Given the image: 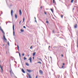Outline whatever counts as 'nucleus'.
Segmentation results:
<instances>
[{"label":"nucleus","mask_w":78,"mask_h":78,"mask_svg":"<svg viewBox=\"0 0 78 78\" xmlns=\"http://www.w3.org/2000/svg\"><path fill=\"white\" fill-rule=\"evenodd\" d=\"M0 68L2 70V73L3 72V66H1V65L0 64Z\"/></svg>","instance_id":"39448f33"},{"label":"nucleus","mask_w":78,"mask_h":78,"mask_svg":"<svg viewBox=\"0 0 78 78\" xmlns=\"http://www.w3.org/2000/svg\"><path fill=\"white\" fill-rule=\"evenodd\" d=\"M50 47V46H48V48H49Z\"/></svg>","instance_id":"4c0bfd02"},{"label":"nucleus","mask_w":78,"mask_h":78,"mask_svg":"<svg viewBox=\"0 0 78 78\" xmlns=\"http://www.w3.org/2000/svg\"><path fill=\"white\" fill-rule=\"evenodd\" d=\"M38 76H36V78H37V77H38Z\"/></svg>","instance_id":"f704fd0d"},{"label":"nucleus","mask_w":78,"mask_h":78,"mask_svg":"<svg viewBox=\"0 0 78 78\" xmlns=\"http://www.w3.org/2000/svg\"><path fill=\"white\" fill-rule=\"evenodd\" d=\"M36 52H34V53H33V56H34L36 55Z\"/></svg>","instance_id":"f8f14e48"},{"label":"nucleus","mask_w":78,"mask_h":78,"mask_svg":"<svg viewBox=\"0 0 78 78\" xmlns=\"http://www.w3.org/2000/svg\"><path fill=\"white\" fill-rule=\"evenodd\" d=\"M27 59V58H25V57H24V60H26Z\"/></svg>","instance_id":"f3484780"},{"label":"nucleus","mask_w":78,"mask_h":78,"mask_svg":"<svg viewBox=\"0 0 78 78\" xmlns=\"http://www.w3.org/2000/svg\"><path fill=\"white\" fill-rule=\"evenodd\" d=\"M6 46H7V45H6V46H5V48H6Z\"/></svg>","instance_id":"de8ad7c7"},{"label":"nucleus","mask_w":78,"mask_h":78,"mask_svg":"<svg viewBox=\"0 0 78 78\" xmlns=\"http://www.w3.org/2000/svg\"><path fill=\"white\" fill-rule=\"evenodd\" d=\"M42 6H41V9H42Z\"/></svg>","instance_id":"ea45409f"},{"label":"nucleus","mask_w":78,"mask_h":78,"mask_svg":"<svg viewBox=\"0 0 78 78\" xmlns=\"http://www.w3.org/2000/svg\"><path fill=\"white\" fill-rule=\"evenodd\" d=\"M62 56L63 57V55L62 54Z\"/></svg>","instance_id":"79ce46f5"},{"label":"nucleus","mask_w":78,"mask_h":78,"mask_svg":"<svg viewBox=\"0 0 78 78\" xmlns=\"http://www.w3.org/2000/svg\"><path fill=\"white\" fill-rule=\"evenodd\" d=\"M37 63H40L41 64H42L41 62H37Z\"/></svg>","instance_id":"6ab92c4d"},{"label":"nucleus","mask_w":78,"mask_h":78,"mask_svg":"<svg viewBox=\"0 0 78 78\" xmlns=\"http://www.w3.org/2000/svg\"><path fill=\"white\" fill-rule=\"evenodd\" d=\"M13 10H11V15L12 16V17H13Z\"/></svg>","instance_id":"7ed1b4c3"},{"label":"nucleus","mask_w":78,"mask_h":78,"mask_svg":"<svg viewBox=\"0 0 78 78\" xmlns=\"http://www.w3.org/2000/svg\"><path fill=\"white\" fill-rule=\"evenodd\" d=\"M74 7H75V6H74Z\"/></svg>","instance_id":"0e129e2a"},{"label":"nucleus","mask_w":78,"mask_h":78,"mask_svg":"<svg viewBox=\"0 0 78 78\" xmlns=\"http://www.w3.org/2000/svg\"><path fill=\"white\" fill-rule=\"evenodd\" d=\"M38 59H39V60H41V61H42V59H41V58H38Z\"/></svg>","instance_id":"a878e982"},{"label":"nucleus","mask_w":78,"mask_h":78,"mask_svg":"<svg viewBox=\"0 0 78 78\" xmlns=\"http://www.w3.org/2000/svg\"><path fill=\"white\" fill-rule=\"evenodd\" d=\"M24 54H23V56H24Z\"/></svg>","instance_id":"58836bf2"},{"label":"nucleus","mask_w":78,"mask_h":78,"mask_svg":"<svg viewBox=\"0 0 78 78\" xmlns=\"http://www.w3.org/2000/svg\"><path fill=\"white\" fill-rule=\"evenodd\" d=\"M0 30L1 31L3 34V40L5 41V42H7V39L5 37V33L3 29H2L1 27H0Z\"/></svg>","instance_id":"f257e3e1"},{"label":"nucleus","mask_w":78,"mask_h":78,"mask_svg":"<svg viewBox=\"0 0 78 78\" xmlns=\"http://www.w3.org/2000/svg\"><path fill=\"white\" fill-rule=\"evenodd\" d=\"M16 53H19V56H20V53H19V52L18 51H16Z\"/></svg>","instance_id":"aec40b11"},{"label":"nucleus","mask_w":78,"mask_h":78,"mask_svg":"<svg viewBox=\"0 0 78 78\" xmlns=\"http://www.w3.org/2000/svg\"><path fill=\"white\" fill-rule=\"evenodd\" d=\"M27 74L28 75V76H29V78H32V77H31L29 73H27Z\"/></svg>","instance_id":"423d86ee"},{"label":"nucleus","mask_w":78,"mask_h":78,"mask_svg":"<svg viewBox=\"0 0 78 78\" xmlns=\"http://www.w3.org/2000/svg\"><path fill=\"white\" fill-rule=\"evenodd\" d=\"M11 70L12 71V69H11Z\"/></svg>","instance_id":"864d4df0"},{"label":"nucleus","mask_w":78,"mask_h":78,"mask_svg":"<svg viewBox=\"0 0 78 78\" xmlns=\"http://www.w3.org/2000/svg\"><path fill=\"white\" fill-rule=\"evenodd\" d=\"M65 65V63H64L63 64V65L64 66Z\"/></svg>","instance_id":"72a5a7b5"},{"label":"nucleus","mask_w":78,"mask_h":78,"mask_svg":"<svg viewBox=\"0 0 78 78\" xmlns=\"http://www.w3.org/2000/svg\"><path fill=\"white\" fill-rule=\"evenodd\" d=\"M20 15H22V12H21V10H20Z\"/></svg>","instance_id":"2eb2a0df"},{"label":"nucleus","mask_w":78,"mask_h":78,"mask_svg":"<svg viewBox=\"0 0 78 78\" xmlns=\"http://www.w3.org/2000/svg\"><path fill=\"white\" fill-rule=\"evenodd\" d=\"M0 62H1V61H0Z\"/></svg>","instance_id":"6e6d98bb"},{"label":"nucleus","mask_w":78,"mask_h":78,"mask_svg":"<svg viewBox=\"0 0 78 78\" xmlns=\"http://www.w3.org/2000/svg\"><path fill=\"white\" fill-rule=\"evenodd\" d=\"M64 67V66H62V68H63Z\"/></svg>","instance_id":"2f4dec72"},{"label":"nucleus","mask_w":78,"mask_h":78,"mask_svg":"<svg viewBox=\"0 0 78 78\" xmlns=\"http://www.w3.org/2000/svg\"><path fill=\"white\" fill-rule=\"evenodd\" d=\"M35 22H37V21H36H36H35Z\"/></svg>","instance_id":"4d7b16f0"},{"label":"nucleus","mask_w":78,"mask_h":78,"mask_svg":"<svg viewBox=\"0 0 78 78\" xmlns=\"http://www.w3.org/2000/svg\"><path fill=\"white\" fill-rule=\"evenodd\" d=\"M74 1V0H72L71 1V3L73 2Z\"/></svg>","instance_id":"393cba45"},{"label":"nucleus","mask_w":78,"mask_h":78,"mask_svg":"<svg viewBox=\"0 0 78 78\" xmlns=\"http://www.w3.org/2000/svg\"><path fill=\"white\" fill-rule=\"evenodd\" d=\"M50 58H52L51 57H50Z\"/></svg>","instance_id":"c03bdc74"},{"label":"nucleus","mask_w":78,"mask_h":78,"mask_svg":"<svg viewBox=\"0 0 78 78\" xmlns=\"http://www.w3.org/2000/svg\"><path fill=\"white\" fill-rule=\"evenodd\" d=\"M3 46H5V45L4 44H3Z\"/></svg>","instance_id":"8fccbe9b"},{"label":"nucleus","mask_w":78,"mask_h":78,"mask_svg":"<svg viewBox=\"0 0 78 78\" xmlns=\"http://www.w3.org/2000/svg\"><path fill=\"white\" fill-rule=\"evenodd\" d=\"M13 36H14L15 34V32L14 31V24L13 25Z\"/></svg>","instance_id":"f03ea898"},{"label":"nucleus","mask_w":78,"mask_h":78,"mask_svg":"<svg viewBox=\"0 0 78 78\" xmlns=\"http://www.w3.org/2000/svg\"><path fill=\"white\" fill-rule=\"evenodd\" d=\"M15 17L16 19H17V14H16L15 15Z\"/></svg>","instance_id":"9b49d317"},{"label":"nucleus","mask_w":78,"mask_h":78,"mask_svg":"<svg viewBox=\"0 0 78 78\" xmlns=\"http://www.w3.org/2000/svg\"><path fill=\"white\" fill-rule=\"evenodd\" d=\"M24 31V30H23V29H21V32H23Z\"/></svg>","instance_id":"4468645a"},{"label":"nucleus","mask_w":78,"mask_h":78,"mask_svg":"<svg viewBox=\"0 0 78 78\" xmlns=\"http://www.w3.org/2000/svg\"><path fill=\"white\" fill-rule=\"evenodd\" d=\"M77 9H78V7H76Z\"/></svg>","instance_id":"09e8293b"},{"label":"nucleus","mask_w":78,"mask_h":78,"mask_svg":"<svg viewBox=\"0 0 78 78\" xmlns=\"http://www.w3.org/2000/svg\"><path fill=\"white\" fill-rule=\"evenodd\" d=\"M44 13L46 15H47V13H46V12H44Z\"/></svg>","instance_id":"473e14b6"},{"label":"nucleus","mask_w":78,"mask_h":78,"mask_svg":"<svg viewBox=\"0 0 78 78\" xmlns=\"http://www.w3.org/2000/svg\"><path fill=\"white\" fill-rule=\"evenodd\" d=\"M33 47V45H32L30 47V49H32V48Z\"/></svg>","instance_id":"b1692460"},{"label":"nucleus","mask_w":78,"mask_h":78,"mask_svg":"<svg viewBox=\"0 0 78 78\" xmlns=\"http://www.w3.org/2000/svg\"><path fill=\"white\" fill-rule=\"evenodd\" d=\"M27 71L29 73H30L33 71H32L30 70L29 69H27Z\"/></svg>","instance_id":"0eeeda50"},{"label":"nucleus","mask_w":78,"mask_h":78,"mask_svg":"<svg viewBox=\"0 0 78 78\" xmlns=\"http://www.w3.org/2000/svg\"><path fill=\"white\" fill-rule=\"evenodd\" d=\"M19 67V65L18 66V67Z\"/></svg>","instance_id":"603ef678"},{"label":"nucleus","mask_w":78,"mask_h":78,"mask_svg":"<svg viewBox=\"0 0 78 78\" xmlns=\"http://www.w3.org/2000/svg\"><path fill=\"white\" fill-rule=\"evenodd\" d=\"M39 72L41 74H43V72L42 70H40L39 71Z\"/></svg>","instance_id":"6e6552de"},{"label":"nucleus","mask_w":78,"mask_h":78,"mask_svg":"<svg viewBox=\"0 0 78 78\" xmlns=\"http://www.w3.org/2000/svg\"><path fill=\"white\" fill-rule=\"evenodd\" d=\"M34 18H35V20H36V18L35 17H34Z\"/></svg>","instance_id":"49530a36"},{"label":"nucleus","mask_w":78,"mask_h":78,"mask_svg":"<svg viewBox=\"0 0 78 78\" xmlns=\"http://www.w3.org/2000/svg\"><path fill=\"white\" fill-rule=\"evenodd\" d=\"M23 27V28H25V29H26V27H25V26H24Z\"/></svg>","instance_id":"7c9ffc66"},{"label":"nucleus","mask_w":78,"mask_h":78,"mask_svg":"<svg viewBox=\"0 0 78 78\" xmlns=\"http://www.w3.org/2000/svg\"><path fill=\"white\" fill-rule=\"evenodd\" d=\"M19 23H20V22H19Z\"/></svg>","instance_id":"e2e57ef3"},{"label":"nucleus","mask_w":78,"mask_h":78,"mask_svg":"<svg viewBox=\"0 0 78 78\" xmlns=\"http://www.w3.org/2000/svg\"><path fill=\"white\" fill-rule=\"evenodd\" d=\"M53 33H54V30H53Z\"/></svg>","instance_id":"37998d69"},{"label":"nucleus","mask_w":78,"mask_h":78,"mask_svg":"<svg viewBox=\"0 0 78 78\" xmlns=\"http://www.w3.org/2000/svg\"><path fill=\"white\" fill-rule=\"evenodd\" d=\"M63 15H62V16H61V17H62V18H63Z\"/></svg>","instance_id":"c9c22d12"},{"label":"nucleus","mask_w":78,"mask_h":78,"mask_svg":"<svg viewBox=\"0 0 78 78\" xmlns=\"http://www.w3.org/2000/svg\"><path fill=\"white\" fill-rule=\"evenodd\" d=\"M19 14H20V10H19Z\"/></svg>","instance_id":"a19ab883"},{"label":"nucleus","mask_w":78,"mask_h":78,"mask_svg":"<svg viewBox=\"0 0 78 78\" xmlns=\"http://www.w3.org/2000/svg\"><path fill=\"white\" fill-rule=\"evenodd\" d=\"M50 10H51V11H52V12H53V10L52 9H51Z\"/></svg>","instance_id":"a211bd4d"},{"label":"nucleus","mask_w":78,"mask_h":78,"mask_svg":"<svg viewBox=\"0 0 78 78\" xmlns=\"http://www.w3.org/2000/svg\"><path fill=\"white\" fill-rule=\"evenodd\" d=\"M77 27V24H76L74 25V27L75 28H76Z\"/></svg>","instance_id":"1a4fd4ad"},{"label":"nucleus","mask_w":78,"mask_h":78,"mask_svg":"<svg viewBox=\"0 0 78 78\" xmlns=\"http://www.w3.org/2000/svg\"><path fill=\"white\" fill-rule=\"evenodd\" d=\"M53 3H55V0H53Z\"/></svg>","instance_id":"4be33fe9"},{"label":"nucleus","mask_w":78,"mask_h":78,"mask_svg":"<svg viewBox=\"0 0 78 78\" xmlns=\"http://www.w3.org/2000/svg\"><path fill=\"white\" fill-rule=\"evenodd\" d=\"M6 25H7V23H6Z\"/></svg>","instance_id":"13d9d810"},{"label":"nucleus","mask_w":78,"mask_h":78,"mask_svg":"<svg viewBox=\"0 0 78 78\" xmlns=\"http://www.w3.org/2000/svg\"><path fill=\"white\" fill-rule=\"evenodd\" d=\"M12 73L13 75H14V76H15V75L14 74V73H13V72H12Z\"/></svg>","instance_id":"c756f323"},{"label":"nucleus","mask_w":78,"mask_h":78,"mask_svg":"<svg viewBox=\"0 0 78 78\" xmlns=\"http://www.w3.org/2000/svg\"><path fill=\"white\" fill-rule=\"evenodd\" d=\"M7 44L9 46V41L8 42Z\"/></svg>","instance_id":"5701e85b"},{"label":"nucleus","mask_w":78,"mask_h":78,"mask_svg":"<svg viewBox=\"0 0 78 78\" xmlns=\"http://www.w3.org/2000/svg\"><path fill=\"white\" fill-rule=\"evenodd\" d=\"M26 65L27 66H29V64L27 63H26Z\"/></svg>","instance_id":"ddd939ff"},{"label":"nucleus","mask_w":78,"mask_h":78,"mask_svg":"<svg viewBox=\"0 0 78 78\" xmlns=\"http://www.w3.org/2000/svg\"><path fill=\"white\" fill-rule=\"evenodd\" d=\"M10 9H11V8H10Z\"/></svg>","instance_id":"680f3d73"},{"label":"nucleus","mask_w":78,"mask_h":78,"mask_svg":"<svg viewBox=\"0 0 78 78\" xmlns=\"http://www.w3.org/2000/svg\"><path fill=\"white\" fill-rule=\"evenodd\" d=\"M46 23H47L48 24L49 23V22H48V21H47Z\"/></svg>","instance_id":"bb28decb"},{"label":"nucleus","mask_w":78,"mask_h":78,"mask_svg":"<svg viewBox=\"0 0 78 78\" xmlns=\"http://www.w3.org/2000/svg\"><path fill=\"white\" fill-rule=\"evenodd\" d=\"M21 71H22L23 73H25V71H24L23 69H21Z\"/></svg>","instance_id":"9d476101"},{"label":"nucleus","mask_w":78,"mask_h":78,"mask_svg":"<svg viewBox=\"0 0 78 78\" xmlns=\"http://www.w3.org/2000/svg\"><path fill=\"white\" fill-rule=\"evenodd\" d=\"M75 9V8H73V10H74Z\"/></svg>","instance_id":"e433bc0d"},{"label":"nucleus","mask_w":78,"mask_h":78,"mask_svg":"<svg viewBox=\"0 0 78 78\" xmlns=\"http://www.w3.org/2000/svg\"><path fill=\"white\" fill-rule=\"evenodd\" d=\"M77 40H78V41H77V47L78 48V39H77Z\"/></svg>","instance_id":"412c9836"},{"label":"nucleus","mask_w":78,"mask_h":78,"mask_svg":"<svg viewBox=\"0 0 78 78\" xmlns=\"http://www.w3.org/2000/svg\"><path fill=\"white\" fill-rule=\"evenodd\" d=\"M0 16H1V15H0Z\"/></svg>","instance_id":"bf43d9fd"},{"label":"nucleus","mask_w":78,"mask_h":78,"mask_svg":"<svg viewBox=\"0 0 78 78\" xmlns=\"http://www.w3.org/2000/svg\"><path fill=\"white\" fill-rule=\"evenodd\" d=\"M16 63L17 64V62H16Z\"/></svg>","instance_id":"052dcab7"},{"label":"nucleus","mask_w":78,"mask_h":78,"mask_svg":"<svg viewBox=\"0 0 78 78\" xmlns=\"http://www.w3.org/2000/svg\"><path fill=\"white\" fill-rule=\"evenodd\" d=\"M23 22H24V20H25V18L24 17L23 18Z\"/></svg>","instance_id":"c85d7f7f"},{"label":"nucleus","mask_w":78,"mask_h":78,"mask_svg":"<svg viewBox=\"0 0 78 78\" xmlns=\"http://www.w3.org/2000/svg\"><path fill=\"white\" fill-rule=\"evenodd\" d=\"M29 60H30V63H32V58L31 57H30V58H29Z\"/></svg>","instance_id":"20e7f679"},{"label":"nucleus","mask_w":78,"mask_h":78,"mask_svg":"<svg viewBox=\"0 0 78 78\" xmlns=\"http://www.w3.org/2000/svg\"><path fill=\"white\" fill-rule=\"evenodd\" d=\"M17 48L18 51H19V45H17Z\"/></svg>","instance_id":"dca6fc26"},{"label":"nucleus","mask_w":78,"mask_h":78,"mask_svg":"<svg viewBox=\"0 0 78 78\" xmlns=\"http://www.w3.org/2000/svg\"><path fill=\"white\" fill-rule=\"evenodd\" d=\"M77 12H78V9L77 10Z\"/></svg>","instance_id":"3c124183"},{"label":"nucleus","mask_w":78,"mask_h":78,"mask_svg":"<svg viewBox=\"0 0 78 78\" xmlns=\"http://www.w3.org/2000/svg\"><path fill=\"white\" fill-rule=\"evenodd\" d=\"M6 54L7 53V51L6 52Z\"/></svg>","instance_id":"5fc2aeb1"},{"label":"nucleus","mask_w":78,"mask_h":78,"mask_svg":"<svg viewBox=\"0 0 78 78\" xmlns=\"http://www.w3.org/2000/svg\"><path fill=\"white\" fill-rule=\"evenodd\" d=\"M34 57H33V59H34Z\"/></svg>","instance_id":"a18cd8bd"},{"label":"nucleus","mask_w":78,"mask_h":78,"mask_svg":"<svg viewBox=\"0 0 78 78\" xmlns=\"http://www.w3.org/2000/svg\"><path fill=\"white\" fill-rule=\"evenodd\" d=\"M12 6V4H11L9 6H10V7H11Z\"/></svg>","instance_id":"cd10ccee"}]
</instances>
